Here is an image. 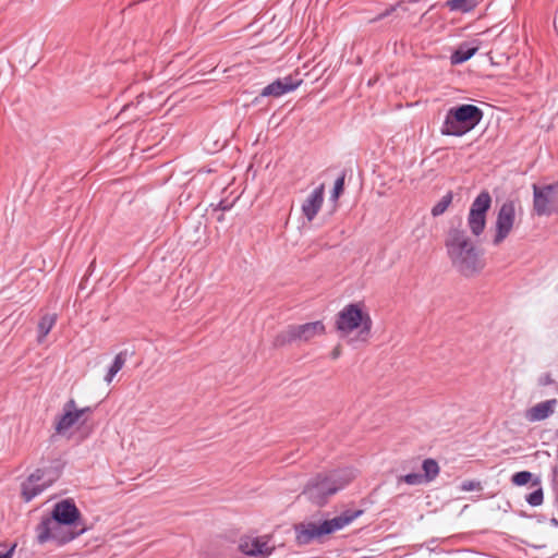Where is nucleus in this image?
<instances>
[{
  "mask_svg": "<svg viewBox=\"0 0 558 558\" xmlns=\"http://www.w3.org/2000/svg\"><path fill=\"white\" fill-rule=\"evenodd\" d=\"M86 526L81 521V512L72 499H63L57 502L51 517L43 518L36 526L38 544L49 541L64 545L86 532Z\"/></svg>",
  "mask_w": 558,
  "mask_h": 558,
  "instance_id": "1",
  "label": "nucleus"
},
{
  "mask_svg": "<svg viewBox=\"0 0 558 558\" xmlns=\"http://www.w3.org/2000/svg\"><path fill=\"white\" fill-rule=\"evenodd\" d=\"M445 244L452 265L463 276H473L484 268V259L464 230L450 229Z\"/></svg>",
  "mask_w": 558,
  "mask_h": 558,
  "instance_id": "2",
  "label": "nucleus"
},
{
  "mask_svg": "<svg viewBox=\"0 0 558 558\" xmlns=\"http://www.w3.org/2000/svg\"><path fill=\"white\" fill-rule=\"evenodd\" d=\"M445 244L452 265L463 276H473L484 268V259L464 230L450 229Z\"/></svg>",
  "mask_w": 558,
  "mask_h": 558,
  "instance_id": "3",
  "label": "nucleus"
},
{
  "mask_svg": "<svg viewBox=\"0 0 558 558\" xmlns=\"http://www.w3.org/2000/svg\"><path fill=\"white\" fill-rule=\"evenodd\" d=\"M354 477V470L349 468L317 474L308 481L302 495L313 504L323 506L330 496L345 487Z\"/></svg>",
  "mask_w": 558,
  "mask_h": 558,
  "instance_id": "4",
  "label": "nucleus"
},
{
  "mask_svg": "<svg viewBox=\"0 0 558 558\" xmlns=\"http://www.w3.org/2000/svg\"><path fill=\"white\" fill-rule=\"evenodd\" d=\"M373 320L363 304L351 303L345 305L337 315L336 329L341 337H348L357 330V340L366 342L371 337Z\"/></svg>",
  "mask_w": 558,
  "mask_h": 558,
  "instance_id": "5",
  "label": "nucleus"
},
{
  "mask_svg": "<svg viewBox=\"0 0 558 558\" xmlns=\"http://www.w3.org/2000/svg\"><path fill=\"white\" fill-rule=\"evenodd\" d=\"M483 119V111L474 105L450 108L440 128L442 135L462 136L473 130Z\"/></svg>",
  "mask_w": 558,
  "mask_h": 558,
  "instance_id": "6",
  "label": "nucleus"
},
{
  "mask_svg": "<svg viewBox=\"0 0 558 558\" xmlns=\"http://www.w3.org/2000/svg\"><path fill=\"white\" fill-rule=\"evenodd\" d=\"M362 510H347L338 517L325 520L319 524L302 523L295 527L296 543L299 545H307L315 538L333 533L343 529L362 514Z\"/></svg>",
  "mask_w": 558,
  "mask_h": 558,
  "instance_id": "7",
  "label": "nucleus"
},
{
  "mask_svg": "<svg viewBox=\"0 0 558 558\" xmlns=\"http://www.w3.org/2000/svg\"><path fill=\"white\" fill-rule=\"evenodd\" d=\"M65 463L61 458H56L49 466L38 468L22 483V497L29 502L44 490L50 487L61 475Z\"/></svg>",
  "mask_w": 558,
  "mask_h": 558,
  "instance_id": "8",
  "label": "nucleus"
},
{
  "mask_svg": "<svg viewBox=\"0 0 558 558\" xmlns=\"http://www.w3.org/2000/svg\"><path fill=\"white\" fill-rule=\"evenodd\" d=\"M325 332L326 327L322 320L301 325H289L276 335L272 345L275 348H282L293 342H310L314 338L323 336Z\"/></svg>",
  "mask_w": 558,
  "mask_h": 558,
  "instance_id": "9",
  "label": "nucleus"
},
{
  "mask_svg": "<svg viewBox=\"0 0 558 558\" xmlns=\"http://www.w3.org/2000/svg\"><path fill=\"white\" fill-rule=\"evenodd\" d=\"M533 208L538 216L558 214V185H533Z\"/></svg>",
  "mask_w": 558,
  "mask_h": 558,
  "instance_id": "10",
  "label": "nucleus"
},
{
  "mask_svg": "<svg viewBox=\"0 0 558 558\" xmlns=\"http://www.w3.org/2000/svg\"><path fill=\"white\" fill-rule=\"evenodd\" d=\"M492 206V196L487 191H482L471 204L468 215V226L475 236L483 233L486 226V214Z\"/></svg>",
  "mask_w": 558,
  "mask_h": 558,
  "instance_id": "11",
  "label": "nucleus"
},
{
  "mask_svg": "<svg viewBox=\"0 0 558 558\" xmlns=\"http://www.w3.org/2000/svg\"><path fill=\"white\" fill-rule=\"evenodd\" d=\"M515 221V204L513 201L505 202L497 214L495 228L496 233L493 239L494 245H499L512 231Z\"/></svg>",
  "mask_w": 558,
  "mask_h": 558,
  "instance_id": "12",
  "label": "nucleus"
},
{
  "mask_svg": "<svg viewBox=\"0 0 558 558\" xmlns=\"http://www.w3.org/2000/svg\"><path fill=\"white\" fill-rule=\"evenodd\" d=\"M275 547L270 545V536H243L240 538L239 550L250 557L267 558L269 557Z\"/></svg>",
  "mask_w": 558,
  "mask_h": 558,
  "instance_id": "13",
  "label": "nucleus"
},
{
  "mask_svg": "<svg viewBox=\"0 0 558 558\" xmlns=\"http://www.w3.org/2000/svg\"><path fill=\"white\" fill-rule=\"evenodd\" d=\"M558 405L557 399L541 401L524 412V417L529 423H536L549 418Z\"/></svg>",
  "mask_w": 558,
  "mask_h": 558,
  "instance_id": "14",
  "label": "nucleus"
},
{
  "mask_svg": "<svg viewBox=\"0 0 558 558\" xmlns=\"http://www.w3.org/2000/svg\"><path fill=\"white\" fill-rule=\"evenodd\" d=\"M301 83V80L294 81L292 76L278 78L275 82L265 86L260 95L264 97H280L289 92L294 90Z\"/></svg>",
  "mask_w": 558,
  "mask_h": 558,
  "instance_id": "15",
  "label": "nucleus"
},
{
  "mask_svg": "<svg viewBox=\"0 0 558 558\" xmlns=\"http://www.w3.org/2000/svg\"><path fill=\"white\" fill-rule=\"evenodd\" d=\"M324 191L325 186L320 184L304 201L302 213L308 221H312L320 210L324 203Z\"/></svg>",
  "mask_w": 558,
  "mask_h": 558,
  "instance_id": "16",
  "label": "nucleus"
},
{
  "mask_svg": "<svg viewBox=\"0 0 558 558\" xmlns=\"http://www.w3.org/2000/svg\"><path fill=\"white\" fill-rule=\"evenodd\" d=\"M78 421V413H75V401L70 399L63 408V414L56 422V432L64 434Z\"/></svg>",
  "mask_w": 558,
  "mask_h": 558,
  "instance_id": "17",
  "label": "nucleus"
},
{
  "mask_svg": "<svg viewBox=\"0 0 558 558\" xmlns=\"http://www.w3.org/2000/svg\"><path fill=\"white\" fill-rule=\"evenodd\" d=\"M478 50V45L472 43H462L450 56V62L453 65L461 64L471 59Z\"/></svg>",
  "mask_w": 558,
  "mask_h": 558,
  "instance_id": "18",
  "label": "nucleus"
},
{
  "mask_svg": "<svg viewBox=\"0 0 558 558\" xmlns=\"http://www.w3.org/2000/svg\"><path fill=\"white\" fill-rule=\"evenodd\" d=\"M131 354H133V352L129 353L128 350H123L116 355L112 364L110 365L105 376V381L107 384H110L113 380L114 376L122 369L128 360V356Z\"/></svg>",
  "mask_w": 558,
  "mask_h": 558,
  "instance_id": "19",
  "label": "nucleus"
},
{
  "mask_svg": "<svg viewBox=\"0 0 558 558\" xmlns=\"http://www.w3.org/2000/svg\"><path fill=\"white\" fill-rule=\"evenodd\" d=\"M478 4V0H448L447 8L450 11H458L462 13L471 12Z\"/></svg>",
  "mask_w": 558,
  "mask_h": 558,
  "instance_id": "20",
  "label": "nucleus"
},
{
  "mask_svg": "<svg viewBox=\"0 0 558 558\" xmlns=\"http://www.w3.org/2000/svg\"><path fill=\"white\" fill-rule=\"evenodd\" d=\"M57 322L56 314H47L44 315L38 323V341L41 342L43 339L50 332L52 327Z\"/></svg>",
  "mask_w": 558,
  "mask_h": 558,
  "instance_id": "21",
  "label": "nucleus"
},
{
  "mask_svg": "<svg viewBox=\"0 0 558 558\" xmlns=\"http://www.w3.org/2000/svg\"><path fill=\"white\" fill-rule=\"evenodd\" d=\"M424 480L426 483L434 481L439 474V465L434 459H425L422 463Z\"/></svg>",
  "mask_w": 558,
  "mask_h": 558,
  "instance_id": "22",
  "label": "nucleus"
},
{
  "mask_svg": "<svg viewBox=\"0 0 558 558\" xmlns=\"http://www.w3.org/2000/svg\"><path fill=\"white\" fill-rule=\"evenodd\" d=\"M539 485H541V481L538 478H536L533 482V486H538L537 489H535L534 492H532L531 494H529L525 497L526 502L532 507L541 506L544 501V493Z\"/></svg>",
  "mask_w": 558,
  "mask_h": 558,
  "instance_id": "23",
  "label": "nucleus"
},
{
  "mask_svg": "<svg viewBox=\"0 0 558 558\" xmlns=\"http://www.w3.org/2000/svg\"><path fill=\"white\" fill-rule=\"evenodd\" d=\"M452 202V193L451 192H448L446 195H444L440 201L435 204L432 208V215L434 217H437V216H440L442 215L447 208L449 207V205L451 204Z\"/></svg>",
  "mask_w": 558,
  "mask_h": 558,
  "instance_id": "24",
  "label": "nucleus"
},
{
  "mask_svg": "<svg viewBox=\"0 0 558 558\" xmlns=\"http://www.w3.org/2000/svg\"><path fill=\"white\" fill-rule=\"evenodd\" d=\"M399 482H404L408 485H421L426 483L424 476L421 473H409L407 475L400 476L398 478Z\"/></svg>",
  "mask_w": 558,
  "mask_h": 558,
  "instance_id": "25",
  "label": "nucleus"
},
{
  "mask_svg": "<svg viewBox=\"0 0 558 558\" xmlns=\"http://www.w3.org/2000/svg\"><path fill=\"white\" fill-rule=\"evenodd\" d=\"M532 480V473L529 471L517 472L512 475L511 482L517 486H523Z\"/></svg>",
  "mask_w": 558,
  "mask_h": 558,
  "instance_id": "26",
  "label": "nucleus"
},
{
  "mask_svg": "<svg viewBox=\"0 0 558 558\" xmlns=\"http://www.w3.org/2000/svg\"><path fill=\"white\" fill-rule=\"evenodd\" d=\"M344 180L345 173L342 172L341 175L335 182L333 190L331 193V199L337 201L339 196L342 194L344 190Z\"/></svg>",
  "mask_w": 558,
  "mask_h": 558,
  "instance_id": "27",
  "label": "nucleus"
},
{
  "mask_svg": "<svg viewBox=\"0 0 558 558\" xmlns=\"http://www.w3.org/2000/svg\"><path fill=\"white\" fill-rule=\"evenodd\" d=\"M556 384L550 373H544L538 377V385L542 387Z\"/></svg>",
  "mask_w": 558,
  "mask_h": 558,
  "instance_id": "28",
  "label": "nucleus"
},
{
  "mask_svg": "<svg viewBox=\"0 0 558 558\" xmlns=\"http://www.w3.org/2000/svg\"><path fill=\"white\" fill-rule=\"evenodd\" d=\"M461 488L465 492H471L480 488V483L474 481H466L462 483Z\"/></svg>",
  "mask_w": 558,
  "mask_h": 558,
  "instance_id": "29",
  "label": "nucleus"
},
{
  "mask_svg": "<svg viewBox=\"0 0 558 558\" xmlns=\"http://www.w3.org/2000/svg\"><path fill=\"white\" fill-rule=\"evenodd\" d=\"M0 547H2V545H0ZM15 547H16V545L14 544L9 549H7L4 551L0 550V558H12Z\"/></svg>",
  "mask_w": 558,
  "mask_h": 558,
  "instance_id": "30",
  "label": "nucleus"
},
{
  "mask_svg": "<svg viewBox=\"0 0 558 558\" xmlns=\"http://www.w3.org/2000/svg\"><path fill=\"white\" fill-rule=\"evenodd\" d=\"M342 353L341 347L337 345L333 348V350L330 353L331 359L337 360Z\"/></svg>",
  "mask_w": 558,
  "mask_h": 558,
  "instance_id": "31",
  "label": "nucleus"
},
{
  "mask_svg": "<svg viewBox=\"0 0 558 558\" xmlns=\"http://www.w3.org/2000/svg\"><path fill=\"white\" fill-rule=\"evenodd\" d=\"M92 409L89 407H85V408H82V409H76L75 408V413H78V420L81 418V416L87 412H90Z\"/></svg>",
  "mask_w": 558,
  "mask_h": 558,
  "instance_id": "32",
  "label": "nucleus"
}]
</instances>
